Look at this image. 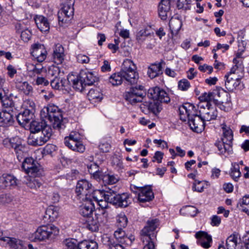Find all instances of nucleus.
<instances>
[{
  "mask_svg": "<svg viewBox=\"0 0 249 249\" xmlns=\"http://www.w3.org/2000/svg\"><path fill=\"white\" fill-rule=\"evenodd\" d=\"M68 83H71L72 87L76 90L82 91L84 88V83L82 78H80V75L78 76L73 77L72 78L69 77L68 78Z\"/></svg>",
  "mask_w": 249,
  "mask_h": 249,
  "instance_id": "58836bf2",
  "label": "nucleus"
},
{
  "mask_svg": "<svg viewBox=\"0 0 249 249\" xmlns=\"http://www.w3.org/2000/svg\"><path fill=\"white\" fill-rule=\"evenodd\" d=\"M32 56L39 62H43L46 58L47 51L44 45L36 43L32 45Z\"/></svg>",
  "mask_w": 249,
  "mask_h": 249,
  "instance_id": "aec40b11",
  "label": "nucleus"
},
{
  "mask_svg": "<svg viewBox=\"0 0 249 249\" xmlns=\"http://www.w3.org/2000/svg\"><path fill=\"white\" fill-rule=\"evenodd\" d=\"M237 207L239 210L244 212V208H249V196H245L237 203Z\"/></svg>",
  "mask_w": 249,
  "mask_h": 249,
  "instance_id": "864d4df0",
  "label": "nucleus"
},
{
  "mask_svg": "<svg viewBox=\"0 0 249 249\" xmlns=\"http://www.w3.org/2000/svg\"><path fill=\"white\" fill-rule=\"evenodd\" d=\"M4 240L6 241L9 246L15 249H23L24 247L23 242L19 239L7 237V239Z\"/></svg>",
  "mask_w": 249,
  "mask_h": 249,
  "instance_id": "8fccbe9b",
  "label": "nucleus"
},
{
  "mask_svg": "<svg viewBox=\"0 0 249 249\" xmlns=\"http://www.w3.org/2000/svg\"><path fill=\"white\" fill-rule=\"evenodd\" d=\"M220 96V92L218 89L213 90L212 92L208 93L205 92L203 93L199 97L201 102L203 103L205 106H213L212 103L216 105L218 104V100L216 99V96Z\"/></svg>",
  "mask_w": 249,
  "mask_h": 249,
  "instance_id": "2eb2a0df",
  "label": "nucleus"
},
{
  "mask_svg": "<svg viewBox=\"0 0 249 249\" xmlns=\"http://www.w3.org/2000/svg\"><path fill=\"white\" fill-rule=\"evenodd\" d=\"M138 78L136 65L131 60L125 59L122 64L121 71L112 74L109 78V82L113 86H118L124 79L130 84H133L137 83Z\"/></svg>",
  "mask_w": 249,
  "mask_h": 249,
  "instance_id": "f257e3e1",
  "label": "nucleus"
},
{
  "mask_svg": "<svg viewBox=\"0 0 249 249\" xmlns=\"http://www.w3.org/2000/svg\"><path fill=\"white\" fill-rule=\"evenodd\" d=\"M59 229L53 224H47L38 227L32 234L31 238L33 241H51L58 235Z\"/></svg>",
  "mask_w": 249,
  "mask_h": 249,
  "instance_id": "f03ea898",
  "label": "nucleus"
},
{
  "mask_svg": "<svg viewBox=\"0 0 249 249\" xmlns=\"http://www.w3.org/2000/svg\"><path fill=\"white\" fill-rule=\"evenodd\" d=\"M143 106L155 115L159 114L162 109L161 104L154 99L152 101L146 102Z\"/></svg>",
  "mask_w": 249,
  "mask_h": 249,
  "instance_id": "72a5a7b5",
  "label": "nucleus"
},
{
  "mask_svg": "<svg viewBox=\"0 0 249 249\" xmlns=\"http://www.w3.org/2000/svg\"><path fill=\"white\" fill-rule=\"evenodd\" d=\"M52 135V129L50 126H46L41 131L31 134L27 142L33 146H41L47 142Z\"/></svg>",
  "mask_w": 249,
  "mask_h": 249,
  "instance_id": "39448f33",
  "label": "nucleus"
},
{
  "mask_svg": "<svg viewBox=\"0 0 249 249\" xmlns=\"http://www.w3.org/2000/svg\"><path fill=\"white\" fill-rule=\"evenodd\" d=\"M33 116L32 111L24 109L17 116V120L20 125L24 126L30 123Z\"/></svg>",
  "mask_w": 249,
  "mask_h": 249,
  "instance_id": "cd10ccee",
  "label": "nucleus"
},
{
  "mask_svg": "<svg viewBox=\"0 0 249 249\" xmlns=\"http://www.w3.org/2000/svg\"><path fill=\"white\" fill-rule=\"evenodd\" d=\"M204 183L202 181L195 180L193 184L192 189L194 191L202 192L204 190Z\"/></svg>",
  "mask_w": 249,
  "mask_h": 249,
  "instance_id": "6e6d98bb",
  "label": "nucleus"
},
{
  "mask_svg": "<svg viewBox=\"0 0 249 249\" xmlns=\"http://www.w3.org/2000/svg\"><path fill=\"white\" fill-rule=\"evenodd\" d=\"M153 33L152 32L151 27H148L141 30L136 35V40L138 43L142 44L146 39V37L150 36Z\"/></svg>",
  "mask_w": 249,
  "mask_h": 249,
  "instance_id": "e433bc0d",
  "label": "nucleus"
},
{
  "mask_svg": "<svg viewBox=\"0 0 249 249\" xmlns=\"http://www.w3.org/2000/svg\"><path fill=\"white\" fill-rule=\"evenodd\" d=\"M160 225V221L158 218H150L147 220L146 225L141 231V240L143 243L154 242L157 234L156 230Z\"/></svg>",
  "mask_w": 249,
  "mask_h": 249,
  "instance_id": "20e7f679",
  "label": "nucleus"
},
{
  "mask_svg": "<svg viewBox=\"0 0 249 249\" xmlns=\"http://www.w3.org/2000/svg\"><path fill=\"white\" fill-rule=\"evenodd\" d=\"M180 119L183 121L188 120L193 117L198 112L196 111L195 107L190 103H186L179 108Z\"/></svg>",
  "mask_w": 249,
  "mask_h": 249,
  "instance_id": "dca6fc26",
  "label": "nucleus"
},
{
  "mask_svg": "<svg viewBox=\"0 0 249 249\" xmlns=\"http://www.w3.org/2000/svg\"><path fill=\"white\" fill-rule=\"evenodd\" d=\"M47 125L45 123L39 122L36 121H33L30 123V130L31 134L37 133V132L42 131Z\"/></svg>",
  "mask_w": 249,
  "mask_h": 249,
  "instance_id": "a18cd8bd",
  "label": "nucleus"
},
{
  "mask_svg": "<svg viewBox=\"0 0 249 249\" xmlns=\"http://www.w3.org/2000/svg\"><path fill=\"white\" fill-rule=\"evenodd\" d=\"M32 32L28 29H26L21 32L20 37L24 42H28L32 37Z\"/></svg>",
  "mask_w": 249,
  "mask_h": 249,
  "instance_id": "13d9d810",
  "label": "nucleus"
},
{
  "mask_svg": "<svg viewBox=\"0 0 249 249\" xmlns=\"http://www.w3.org/2000/svg\"><path fill=\"white\" fill-rule=\"evenodd\" d=\"M146 95V89L142 85L132 87L125 93V100L131 104L141 102Z\"/></svg>",
  "mask_w": 249,
  "mask_h": 249,
  "instance_id": "0eeeda50",
  "label": "nucleus"
},
{
  "mask_svg": "<svg viewBox=\"0 0 249 249\" xmlns=\"http://www.w3.org/2000/svg\"><path fill=\"white\" fill-rule=\"evenodd\" d=\"M99 148L102 152L107 153L109 151L111 146L108 142L103 141L99 145Z\"/></svg>",
  "mask_w": 249,
  "mask_h": 249,
  "instance_id": "052dcab7",
  "label": "nucleus"
},
{
  "mask_svg": "<svg viewBox=\"0 0 249 249\" xmlns=\"http://www.w3.org/2000/svg\"><path fill=\"white\" fill-rule=\"evenodd\" d=\"M242 71L243 68L241 65H239V66L234 65L231 68L229 73L227 75H232V74H234L233 75H235V74H238L240 72H242Z\"/></svg>",
  "mask_w": 249,
  "mask_h": 249,
  "instance_id": "0e129e2a",
  "label": "nucleus"
},
{
  "mask_svg": "<svg viewBox=\"0 0 249 249\" xmlns=\"http://www.w3.org/2000/svg\"><path fill=\"white\" fill-rule=\"evenodd\" d=\"M22 168L25 173L33 177H39L42 170L40 164L32 158H26L22 164Z\"/></svg>",
  "mask_w": 249,
  "mask_h": 249,
  "instance_id": "1a4fd4ad",
  "label": "nucleus"
},
{
  "mask_svg": "<svg viewBox=\"0 0 249 249\" xmlns=\"http://www.w3.org/2000/svg\"><path fill=\"white\" fill-rule=\"evenodd\" d=\"M23 183L32 190H36L41 186L42 183L38 179L31 176H25L22 181Z\"/></svg>",
  "mask_w": 249,
  "mask_h": 249,
  "instance_id": "2f4dec72",
  "label": "nucleus"
},
{
  "mask_svg": "<svg viewBox=\"0 0 249 249\" xmlns=\"http://www.w3.org/2000/svg\"><path fill=\"white\" fill-rule=\"evenodd\" d=\"M60 72V70L58 67L52 66L48 69L47 75L48 77H53V78H58Z\"/></svg>",
  "mask_w": 249,
  "mask_h": 249,
  "instance_id": "5fc2aeb1",
  "label": "nucleus"
},
{
  "mask_svg": "<svg viewBox=\"0 0 249 249\" xmlns=\"http://www.w3.org/2000/svg\"><path fill=\"white\" fill-rule=\"evenodd\" d=\"M108 249H124V247L115 243L113 240L108 238Z\"/></svg>",
  "mask_w": 249,
  "mask_h": 249,
  "instance_id": "e2e57ef3",
  "label": "nucleus"
},
{
  "mask_svg": "<svg viewBox=\"0 0 249 249\" xmlns=\"http://www.w3.org/2000/svg\"><path fill=\"white\" fill-rule=\"evenodd\" d=\"M64 50L63 46L59 44H56L53 49V61L59 65L63 63L64 60Z\"/></svg>",
  "mask_w": 249,
  "mask_h": 249,
  "instance_id": "a878e982",
  "label": "nucleus"
},
{
  "mask_svg": "<svg viewBox=\"0 0 249 249\" xmlns=\"http://www.w3.org/2000/svg\"><path fill=\"white\" fill-rule=\"evenodd\" d=\"M85 226L86 228L91 231H96L99 230V227L101 225L96 218L89 217L86 220Z\"/></svg>",
  "mask_w": 249,
  "mask_h": 249,
  "instance_id": "37998d69",
  "label": "nucleus"
},
{
  "mask_svg": "<svg viewBox=\"0 0 249 249\" xmlns=\"http://www.w3.org/2000/svg\"><path fill=\"white\" fill-rule=\"evenodd\" d=\"M64 249H79V243L73 238H68L63 242Z\"/></svg>",
  "mask_w": 249,
  "mask_h": 249,
  "instance_id": "de8ad7c7",
  "label": "nucleus"
},
{
  "mask_svg": "<svg viewBox=\"0 0 249 249\" xmlns=\"http://www.w3.org/2000/svg\"><path fill=\"white\" fill-rule=\"evenodd\" d=\"M196 238L197 239V243L204 249H208L211 247V243L212 241L211 236L208 235L207 232L202 231L197 232L195 234Z\"/></svg>",
  "mask_w": 249,
  "mask_h": 249,
  "instance_id": "4be33fe9",
  "label": "nucleus"
},
{
  "mask_svg": "<svg viewBox=\"0 0 249 249\" xmlns=\"http://www.w3.org/2000/svg\"><path fill=\"white\" fill-rule=\"evenodd\" d=\"M238 235L233 233L228 237L226 240L227 249H235L237 244Z\"/></svg>",
  "mask_w": 249,
  "mask_h": 249,
  "instance_id": "09e8293b",
  "label": "nucleus"
},
{
  "mask_svg": "<svg viewBox=\"0 0 249 249\" xmlns=\"http://www.w3.org/2000/svg\"><path fill=\"white\" fill-rule=\"evenodd\" d=\"M47 111V115L44 117L47 119L51 123L54 129H59L62 128L64 125L62 123L63 117L61 109L54 104H50L46 108H44L41 111L45 113Z\"/></svg>",
  "mask_w": 249,
  "mask_h": 249,
  "instance_id": "7ed1b4c3",
  "label": "nucleus"
},
{
  "mask_svg": "<svg viewBox=\"0 0 249 249\" xmlns=\"http://www.w3.org/2000/svg\"><path fill=\"white\" fill-rule=\"evenodd\" d=\"M169 27L173 34H177L180 30L182 22L180 20L177 18H172L169 21Z\"/></svg>",
  "mask_w": 249,
  "mask_h": 249,
  "instance_id": "c03bdc74",
  "label": "nucleus"
},
{
  "mask_svg": "<svg viewBox=\"0 0 249 249\" xmlns=\"http://www.w3.org/2000/svg\"><path fill=\"white\" fill-rule=\"evenodd\" d=\"M154 197V193L149 187L140 188L139 190L138 200L144 203L152 200Z\"/></svg>",
  "mask_w": 249,
  "mask_h": 249,
  "instance_id": "b1692460",
  "label": "nucleus"
},
{
  "mask_svg": "<svg viewBox=\"0 0 249 249\" xmlns=\"http://www.w3.org/2000/svg\"><path fill=\"white\" fill-rule=\"evenodd\" d=\"M3 144L8 148L14 149L17 154H21L25 150V146L22 144V141L18 137L5 138L3 140Z\"/></svg>",
  "mask_w": 249,
  "mask_h": 249,
  "instance_id": "ddd939ff",
  "label": "nucleus"
},
{
  "mask_svg": "<svg viewBox=\"0 0 249 249\" xmlns=\"http://www.w3.org/2000/svg\"><path fill=\"white\" fill-rule=\"evenodd\" d=\"M163 73L161 63L151 64L148 68L147 75L151 79L160 76Z\"/></svg>",
  "mask_w": 249,
  "mask_h": 249,
  "instance_id": "7c9ffc66",
  "label": "nucleus"
},
{
  "mask_svg": "<svg viewBox=\"0 0 249 249\" xmlns=\"http://www.w3.org/2000/svg\"><path fill=\"white\" fill-rule=\"evenodd\" d=\"M114 236L118 243L116 242L114 239L110 238L107 237L106 238L107 240V245L108 246V238L113 240L116 244H119L122 245V244H128L132 242V240H134V238L132 236L131 238H129L125 235L124 231L121 228H118L114 233Z\"/></svg>",
  "mask_w": 249,
  "mask_h": 249,
  "instance_id": "6ab92c4d",
  "label": "nucleus"
},
{
  "mask_svg": "<svg viewBox=\"0 0 249 249\" xmlns=\"http://www.w3.org/2000/svg\"><path fill=\"white\" fill-rule=\"evenodd\" d=\"M58 211L57 208L53 206L49 207L46 210L44 217L50 222L53 221L58 216Z\"/></svg>",
  "mask_w": 249,
  "mask_h": 249,
  "instance_id": "a19ab883",
  "label": "nucleus"
},
{
  "mask_svg": "<svg viewBox=\"0 0 249 249\" xmlns=\"http://www.w3.org/2000/svg\"><path fill=\"white\" fill-rule=\"evenodd\" d=\"M170 0H161L158 6V12L161 19L164 20L170 17Z\"/></svg>",
  "mask_w": 249,
  "mask_h": 249,
  "instance_id": "412c9836",
  "label": "nucleus"
},
{
  "mask_svg": "<svg viewBox=\"0 0 249 249\" xmlns=\"http://www.w3.org/2000/svg\"><path fill=\"white\" fill-rule=\"evenodd\" d=\"M118 228H124L127 225V218L124 213H121L116 217Z\"/></svg>",
  "mask_w": 249,
  "mask_h": 249,
  "instance_id": "3c124183",
  "label": "nucleus"
},
{
  "mask_svg": "<svg viewBox=\"0 0 249 249\" xmlns=\"http://www.w3.org/2000/svg\"><path fill=\"white\" fill-rule=\"evenodd\" d=\"M98 244L93 240H84L79 243V249H98Z\"/></svg>",
  "mask_w": 249,
  "mask_h": 249,
  "instance_id": "49530a36",
  "label": "nucleus"
},
{
  "mask_svg": "<svg viewBox=\"0 0 249 249\" xmlns=\"http://www.w3.org/2000/svg\"><path fill=\"white\" fill-rule=\"evenodd\" d=\"M34 19L37 28L41 32H49L50 23L46 17L42 15H36Z\"/></svg>",
  "mask_w": 249,
  "mask_h": 249,
  "instance_id": "bb28decb",
  "label": "nucleus"
},
{
  "mask_svg": "<svg viewBox=\"0 0 249 249\" xmlns=\"http://www.w3.org/2000/svg\"><path fill=\"white\" fill-rule=\"evenodd\" d=\"M118 178L114 175L105 173L103 176V182L107 184H113L117 182Z\"/></svg>",
  "mask_w": 249,
  "mask_h": 249,
  "instance_id": "603ef678",
  "label": "nucleus"
},
{
  "mask_svg": "<svg viewBox=\"0 0 249 249\" xmlns=\"http://www.w3.org/2000/svg\"><path fill=\"white\" fill-rule=\"evenodd\" d=\"M23 106L26 108L25 109V110L32 111V112L34 113L36 105L32 100L29 99H26L23 102Z\"/></svg>",
  "mask_w": 249,
  "mask_h": 249,
  "instance_id": "4d7b16f0",
  "label": "nucleus"
},
{
  "mask_svg": "<svg viewBox=\"0 0 249 249\" xmlns=\"http://www.w3.org/2000/svg\"><path fill=\"white\" fill-rule=\"evenodd\" d=\"M42 67L40 64H36L34 70L30 73L31 77H35L36 75L40 74L42 71Z\"/></svg>",
  "mask_w": 249,
  "mask_h": 249,
  "instance_id": "338daca9",
  "label": "nucleus"
},
{
  "mask_svg": "<svg viewBox=\"0 0 249 249\" xmlns=\"http://www.w3.org/2000/svg\"><path fill=\"white\" fill-rule=\"evenodd\" d=\"M51 86L52 87L58 90H67V87L68 85V81L66 79H61L59 78H53L51 80Z\"/></svg>",
  "mask_w": 249,
  "mask_h": 249,
  "instance_id": "473e14b6",
  "label": "nucleus"
},
{
  "mask_svg": "<svg viewBox=\"0 0 249 249\" xmlns=\"http://www.w3.org/2000/svg\"><path fill=\"white\" fill-rule=\"evenodd\" d=\"M221 220V218L219 216L216 215H213L211 217V224L213 226H218L220 224Z\"/></svg>",
  "mask_w": 249,
  "mask_h": 249,
  "instance_id": "774afa93",
  "label": "nucleus"
},
{
  "mask_svg": "<svg viewBox=\"0 0 249 249\" xmlns=\"http://www.w3.org/2000/svg\"><path fill=\"white\" fill-rule=\"evenodd\" d=\"M88 97L91 102H97L103 99V94L98 89H91L88 93Z\"/></svg>",
  "mask_w": 249,
  "mask_h": 249,
  "instance_id": "4c0bfd02",
  "label": "nucleus"
},
{
  "mask_svg": "<svg viewBox=\"0 0 249 249\" xmlns=\"http://www.w3.org/2000/svg\"><path fill=\"white\" fill-rule=\"evenodd\" d=\"M203 103L198 105V114L204 121H210L215 120L218 114L215 105L206 107Z\"/></svg>",
  "mask_w": 249,
  "mask_h": 249,
  "instance_id": "9d476101",
  "label": "nucleus"
},
{
  "mask_svg": "<svg viewBox=\"0 0 249 249\" xmlns=\"http://www.w3.org/2000/svg\"><path fill=\"white\" fill-rule=\"evenodd\" d=\"M74 15L73 2H66L58 12L59 23H65L73 18Z\"/></svg>",
  "mask_w": 249,
  "mask_h": 249,
  "instance_id": "4468645a",
  "label": "nucleus"
},
{
  "mask_svg": "<svg viewBox=\"0 0 249 249\" xmlns=\"http://www.w3.org/2000/svg\"><path fill=\"white\" fill-rule=\"evenodd\" d=\"M109 197H108V201L117 207H126L130 203L131 200L129 194L123 193L116 194L111 193Z\"/></svg>",
  "mask_w": 249,
  "mask_h": 249,
  "instance_id": "9b49d317",
  "label": "nucleus"
},
{
  "mask_svg": "<svg viewBox=\"0 0 249 249\" xmlns=\"http://www.w3.org/2000/svg\"><path fill=\"white\" fill-rule=\"evenodd\" d=\"M190 87V84L187 79H182L178 82V87L182 90H187Z\"/></svg>",
  "mask_w": 249,
  "mask_h": 249,
  "instance_id": "bf43d9fd",
  "label": "nucleus"
},
{
  "mask_svg": "<svg viewBox=\"0 0 249 249\" xmlns=\"http://www.w3.org/2000/svg\"><path fill=\"white\" fill-rule=\"evenodd\" d=\"M93 188L92 184L86 179L78 181L75 188L78 199L80 200L91 199V193L93 191Z\"/></svg>",
  "mask_w": 249,
  "mask_h": 249,
  "instance_id": "423d86ee",
  "label": "nucleus"
},
{
  "mask_svg": "<svg viewBox=\"0 0 249 249\" xmlns=\"http://www.w3.org/2000/svg\"><path fill=\"white\" fill-rule=\"evenodd\" d=\"M215 146L217 147L219 153L225 155H229L232 151V144L228 142H225L224 141H219L215 143Z\"/></svg>",
  "mask_w": 249,
  "mask_h": 249,
  "instance_id": "f704fd0d",
  "label": "nucleus"
},
{
  "mask_svg": "<svg viewBox=\"0 0 249 249\" xmlns=\"http://www.w3.org/2000/svg\"><path fill=\"white\" fill-rule=\"evenodd\" d=\"M92 173L90 174L92 175L93 178L97 180H102L103 181V176H104L105 173H103L99 169L95 171H91Z\"/></svg>",
  "mask_w": 249,
  "mask_h": 249,
  "instance_id": "69168bd1",
  "label": "nucleus"
},
{
  "mask_svg": "<svg viewBox=\"0 0 249 249\" xmlns=\"http://www.w3.org/2000/svg\"><path fill=\"white\" fill-rule=\"evenodd\" d=\"M14 118L11 113L6 110L0 112V126L8 127L14 123Z\"/></svg>",
  "mask_w": 249,
  "mask_h": 249,
  "instance_id": "c756f323",
  "label": "nucleus"
},
{
  "mask_svg": "<svg viewBox=\"0 0 249 249\" xmlns=\"http://www.w3.org/2000/svg\"><path fill=\"white\" fill-rule=\"evenodd\" d=\"M147 96L149 98L154 99L161 104L162 103H168L170 101L168 94L164 90L158 87L149 89L147 92Z\"/></svg>",
  "mask_w": 249,
  "mask_h": 249,
  "instance_id": "f8f14e48",
  "label": "nucleus"
},
{
  "mask_svg": "<svg viewBox=\"0 0 249 249\" xmlns=\"http://www.w3.org/2000/svg\"><path fill=\"white\" fill-rule=\"evenodd\" d=\"M191 2V0H178L177 7L179 9H184L186 10L188 8Z\"/></svg>",
  "mask_w": 249,
  "mask_h": 249,
  "instance_id": "680f3d73",
  "label": "nucleus"
},
{
  "mask_svg": "<svg viewBox=\"0 0 249 249\" xmlns=\"http://www.w3.org/2000/svg\"><path fill=\"white\" fill-rule=\"evenodd\" d=\"M85 201L86 203L81 206L80 209V214L84 217H86L87 219L91 217L93 212L95 209L94 204L91 199L89 200H82Z\"/></svg>",
  "mask_w": 249,
  "mask_h": 249,
  "instance_id": "393cba45",
  "label": "nucleus"
},
{
  "mask_svg": "<svg viewBox=\"0 0 249 249\" xmlns=\"http://www.w3.org/2000/svg\"><path fill=\"white\" fill-rule=\"evenodd\" d=\"M64 143L73 151L83 153L85 149L81 141L80 135L76 132H71L68 137H65Z\"/></svg>",
  "mask_w": 249,
  "mask_h": 249,
  "instance_id": "6e6552de",
  "label": "nucleus"
},
{
  "mask_svg": "<svg viewBox=\"0 0 249 249\" xmlns=\"http://www.w3.org/2000/svg\"><path fill=\"white\" fill-rule=\"evenodd\" d=\"M80 78L83 80L85 86L91 85L97 80L95 73L87 70L81 71L80 73Z\"/></svg>",
  "mask_w": 249,
  "mask_h": 249,
  "instance_id": "c85d7f7f",
  "label": "nucleus"
},
{
  "mask_svg": "<svg viewBox=\"0 0 249 249\" xmlns=\"http://www.w3.org/2000/svg\"><path fill=\"white\" fill-rule=\"evenodd\" d=\"M110 194V192H106L104 190H93L91 193V198H93L96 202L103 199L108 201V197H109Z\"/></svg>",
  "mask_w": 249,
  "mask_h": 249,
  "instance_id": "c9c22d12",
  "label": "nucleus"
},
{
  "mask_svg": "<svg viewBox=\"0 0 249 249\" xmlns=\"http://www.w3.org/2000/svg\"><path fill=\"white\" fill-rule=\"evenodd\" d=\"M16 86L25 95L28 96L32 95L33 92V88L27 82H19L17 84Z\"/></svg>",
  "mask_w": 249,
  "mask_h": 249,
  "instance_id": "ea45409f",
  "label": "nucleus"
},
{
  "mask_svg": "<svg viewBox=\"0 0 249 249\" xmlns=\"http://www.w3.org/2000/svg\"><path fill=\"white\" fill-rule=\"evenodd\" d=\"M242 76L240 77L236 75H226L225 78V86L226 89L230 91H233V90L238 89H242L243 85L241 84V79Z\"/></svg>",
  "mask_w": 249,
  "mask_h": 249,
  "instance_id": "f3484780",
  "label": "nucleus"
},
{
  "mask_svg": "<svg viewBox=\"0 0 249 249\" xmlns=\"http://www.w3.org/2000/svg\"><path fill=\"white\" fill-rule=\"evenodd\" d=\"M18 183V180L12 175L3 174L0 177V189H4L8 186H16Z\"/></svg>",
  "mask_w": 249,
  "mask_h": 249,
  "instance_id": "5701e85b",
  "label": "nucleus"
},
{
  "mask_svg": "<svg viewBox=\"0 0 249 249\" xmlns=\"http://www.w3.org/2000/svg\"><path fill=\"white\" fill-rule=\"evenodd\" d=\"M205 121L198 114H196L193 117L188 120L191 129L196 133H201L205 127Z\"/></svg>",
  "mask_w": 249,
  "mask_h": 249,
  "instance_id": "a211bd4d",
  "label": "nucleus"
},
{
  "mask_svg": "<svg viewBox=\"0 0 249 249\" xmlns=\"http://www.w3.org/2000/svg\"><path fill=\"white\" fill-rule=\"evenodd\" d=\"M222 128L223 129V137L222 138V141L225 142H228L232 144L233 140V134L232 130L231 128L225 124H222Z\"/></svg>",
  "mask_w": 249,
  "mask_h": 249,
  "instance_id": "79ce46f5",
  "label": "nucleus"
}]
</instances>
